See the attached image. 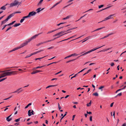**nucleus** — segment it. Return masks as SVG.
<instances>
[{
  "mask_svg": "<svg viewBox=\"0 0 126 126\" xmlns=\"http://www.w3.org/2000/svg\"><path fill=\"white\" fill-rule=\"evenodd\" d=\"M66 32L65 31H63L60 32L53 35V37H55L56 36H57V38H59L60 37L62 36L64 34H66L67 33H65L64 34H63L65 32Z\"/></svg>",
  "mask_w": 126,
  "mask_h": 126,
  "instance_id": "nucleus-1",
  "label": "nucleus"
},
{
  "mask_svg": "<svg viewBox=\"0 0 126 126\" xmlns=\"http://www.w3.org/2000/svg\"><path fill=\"white\" fill-rule=\"evenodd\" d=\"M37 36V35H36L30 38L29 39H28V40L26 41L25 43H23V45L24 46H25L27 45L28 44V43L30 42L31 41H32V40L33 39H34Z\"/></svg>",
  "mask_w": 126,
  "mask_h": 126,
  "instance_id": "nucleus-2",
  "label": "nucleus"
},
{
  "mask_svg": "<svg viewBox=\"0 0 126 126\" xmlns=\"http://www.w3.org/2000/svg\"><path fill=\"white\" fill-rule=\"evenodd\" d=\"M24 46L23 45V44H22L21 45H20V46H19V47H16L15 48H14L12 50L9 51V52H12V51H15V50H17V49H20V48H21L22 47H23Z\"/></svg>",
  "mask_w": 126,
  "mask_h": 126,
  "instance_id": "nucleus-3",
  "label": "nucleus"
},
{
  "mask_svg": "<svg viewBox=\"0 0 126 126\" xmlns=\"http://www.w3.org/2000/svg\"><path fill=\"white\" fill-rule=\"evenodd\" d=\"M11 18V16H10V15H9V16H8L7 18L6 19L1 21V25H2L4 24L5 23H6L8 21V20L9 19H10Z\"/></svg>",
  "mask_w": 126,
  "mask_h": 126,
  "instance_id": "nucleus-4",
  "label": "nucleus"
},
{
  "mask_svg": "<svg viewBox=\"0 0 126 126\" xmlns=\"http://www.w3.org/2000/svg\"><path fill=\"white\" fill-rule=\"evenodd\" d=\"M114 15H111L110 16H109L108 17H106L104 19V20L100 21L98 23H99L100 22H101L107 20H108L109 19L112 18V17L113 16H114Z\"/></svg>",
  "mask_w": 126,
  "mask_h": 126,
  "instance_id": "nucleus-5",
  "label": "nucleus"
},
{
  "mask_svg": "<svg viewBox=\"0 0 126 126\" xmlns=\"http://www.w3.org/2000/svg\"><path fill=\"white\" fill-rule=\"evenodd\" d=\"M36 14V12L33 11L30 12L29 14L28 15L30 17L31 16L35 15Z\"/></svg>",
  "mask_w": 126,
  "mask_h": 126,
  "instance_id": "nucleus-6",
  "label": "nucleus"
},
{
  "mask_svg": "<svg viewBox=\"0 0 126 126\" xmlns=\"http://www.w3.org/2000/svg\"><path fill=\"white\" fill-rule=\"evenodd\" d=\"M34 114V112L33 110H32V111L31 110H29L28 111V115L29 116H31L32 114L33 115Z\"/></svg>",
  "mask_w": 126,
  "mask_h": 126,
  "instance_id": "nucleus-7",
  "label": "nucleus"
},
{
  "mask_svg": "<svg viewBox=\"0 0 126 126\" xmlns=\"http://www.w3.org/2000/svg\"><path fill=\"white\" fill-rule=\"evenodd\" d=\"M11 70H6L5 71H3L2 72H5L4 73L5 74V75L6 76H10L9 72H8L9 71H10Z\"/></svg>",
  "mask_w": 126,
  "mask_h": 126,
  "instance_id": "nucleus-8",
  "label": "nucleus"
},
{
  "mask_svg": "<svg viewBox=\"0 0 126 126\" xmlns=\"http://www.w3.org/2000/svg\"><path fill=\"white\" fill-rule=\"evenodd\" d=\"M12 114H11V115L8 116L6 118V120L8 122H9L12 120V117H10L11 115H12Z\"/></svg>",
  "mask_w": 126,
  "mask_h": 126,
  "instance_id": "nucleus-9",
  "label": "nucleus"
},
{
  "mask_svg": "<svg viewBox=\"0 0 126 126\" xmlns=\"http://www.w3.org/2000/svg\"><path fill=\"white\" fill-rule=\"evenodd\" d=\"M21 13V12L20 11L16 12H14V13H13L12 14H11L9 15L10 16H11V17H12L14 16V15H15V14H16V13Z\"/></svg>",
  "mask_w": 126,
  "mask_h": 126,
  "instance_id": "nucleus-10",
  "label": "nucleus"
},
{
  "mask_svg": "<svg viewBox=\"0 0 126 126\" xmlns=\"http://www.w3.org/2000/svg\"><path fill=\"white\" fill-rule=\"evenodd\" d=\"M72 15H69V16H66V17L63 18L62 19L63 20H64L67 19H69V18H70L71 17H72Z\"/></svg>",
  "mask_w": 126,
  "mask_h": 126,
  "instance_id": "nucleus-11",
  "label": "nucleus"
},
{
  "mask_svg": "<svg viewBox=\"0 0 126 126\" xmlns=\"http://www.w3.org/2000/svg\"><path fill=\"white\" fill-rule=\"evenodd\" d=\"M44 9V8H42L41 9V8L40 7L38 8L36 10V11H37V13H38L40 12L41 11H42Z\"/></svg>",
  "mask_w": 126,
  "mask_h": 126,
  "instance_id": "nucleus-12",
  "label": "nucleus"
},
{
  "mask_svg": "<svg viewBox=\"0 0 126 126\" xmlns=\"http://www.w3.org/2000/svg\"><path fill=\"white\" fill-rule=\"evenodd\" d=\"M113 34V33H111L110 34H109L107 35L104 36V37H102L101 38H100V39H103L104 38H107V37H108L110 35H112Z\"/></svg>",
  "mask_w": 126,
  "mask_h": 126,
  "instance_id": "nucleus-13",
  "label": "nucleus"
},
{
  "mask_svg": "<svg viewBox=\"0 0 126 126\" xmlns=\"http://www.w3.org/2000/svg\"><path fill=\"white\" fill-rule=\"evenodd\" d=\"M105 28V27H101V28H98V29H96V30H94V31H92L91 32H95V31H98V30H101L103 28Z\"/></svg>",
  "mask_w": 126,
  "mask_h": 126,
  "instance_id": "nucleus-14",
  "label": "nucleus"
},
{
  "mask_svg": "<svg viewBox=\"0 0 126 126\" xmlns=\"http://www.w3.org/2000/svg\"><path fill=\"white\" fill-rule=\"evenodd\" d=\"M91 37V36H89L88 37L86 38H85L84 39V40H84V41L82 42V43H83V42H85L88 39H90Z\"/></svg>",
  "mask_w": 126,
  "mask_h": 126,
  "instance_id": "nucleus-15",
  "label": "nucleus"
},
{
  "mask_svg": "<svg viewBox=\"0 0 126 126\" xmlns=\"http://www.w3.org/2000/svg\"><path fill=\"white\" fill-rule=\"evenodd\" d=\"M22 88H18L17 89L16 91H15L12 93H18V92H19L20 90Z\"/></svg>",
  "mask_w": 126,
  "mask_h": 126,
  "instance_id": "nucleus-16",
  "label": "nucleus"
},
{
  "mask_svg": "<svg viewBox=\"0 0 126 126\" xmlns=\"http://www.w3.org/2000/svg\"><path fill=\"white\" fill-rule=\"evenodd\" d=\"M46 42H41L40 43H39L38 44H37L36 45V46H38L41 44L46 43Z\"/></svg>",
  "mask_w": 126,
  "mask_h": 126,
  "instance_id": "nucleus-17",
  "label": "nucleus"
},
{
  "mask_svg": "<svg viewBox=\"0 0 126 126\" xmlns=\"http://www.w3.org/2000/svg\"><path fill=\"white\" fill-rule=\"evenodd\" d=\"M6 9V7L5 6V5L3 6H2V7H1L0 8V10H4Z\"/></svg>",
  "mask_w": 126,
  "mask_h": 126,
  "instance_id": "nucleus-18",
  "label": "nucleus"
},
{
  "mask_svg": "<svg viewBox=\"0 0 126 126\" xmlns=\"http://www.w3.org/2000/svg\"><path fill=\"white\" fill-rule=\"evenodd\" d=\"M74 36H72V37H70V38H68V39H65V40H62L61 41H60V42H57V43H59V42H62V41H65V40H68V39H70V38H73V37H74Z\"/></svg>",
  "mask_w": 126,
  "mask_h": 126,
  "instance_id": "nucleus-19",
  "label": "nucleus"
},
{
  "mask_svg": "<svg viewBox=\"0 0 126 126\" xmlns=\"http://www.w3.org/2000/svg\"><path fill=\"white\" fill-rule=\"evenodd\" d=\"M13 71V75H15L17 74V72L16 71Z\"/></svg>",
  "mask_w": 126,
  "mask_h": 126,
  "instance_id": "nucleus-20",
  "label": "nucleus"
},
{
  "mask_svg": "<svg viewBox=\"0 0 126 126\" xmlns=\"http://www.w3.org/2000/svg\"><path fill=\"white\" fill-rule=\"evenodd\" d=\"M20 24H21L20 23L16 24L13 26L15 27H16L17 26H19L20 25Z\"/></svg>",
  "mask_w": 126,
  "mask_h": 126,
  "instance_id": "nucleus-21",
  "label": "nucleus"
},
{
  "mask_svg": "<svg viewBox=\"0 0 126 126\" xmlns=\"http://www.w3.org/2000/svg\"><path fill=\"white\" fill-rule=\"evenodd\" d=\"M111 7V6H109V7H106V8H104V9H102V10H100V11H98V12H100V11H103V10H106V9H108V8H110V7Z\"/></svg>",
  "mask_w": 126,
  "mask_h": 126,
  "instance_id": "nucleus-22",
  "label": "nucleus"
},
{
  "mask_svg": "<svg viewBox=\"0 0 126 126\" xmlns=\"http://www.w3.org/2000/svg\"><path fill=\"white\" fill-rule=\"evenodd\" d=\"M32 104L31 103H29L25 107V109H26L27 108L29 107V106H30V105H32Z\"/></svg>",
  "mask_w": 126,
  "mask_h": 126,
  "instance_id": "nucleus-23",
  "label": "nucleus"
},
{
  "mask_svg": "<svg viewBox=\"0 0 126 126\" xmlns=\"http://www.w3.org/2000/svg\"><path fill=\"white\" fill-rule=\"evenodd\" d=\"M56 86V85H51L48 86H47V87L46 88L47 89L48 88L51 87H54V86Z\"/></svg>",
  "mask_w": 126,
  "mask_h": 126,
  "instance_id": "nucleus-24",
  "label": "nucleus"
},
{
  "mask_svg": "<svg viewBox=\"0 0 126 126\" xmlns=\"http://www.w3.org/2000/svg\"><path fill=\"white\" fill-rule=\"evenodd\" d=\"M93 95L95 96H98V93L96 92L93 93Z\"/></svg>",
  "mask_w": 126,
  "mask_h": 126,
  "instance_id": "nucleus-25",
  "label": "nucleus"
},
{
  "mask_svg": "<svg viewBox=\"0 0 126 126\" xmlns=\"http://www.w3.org/2000/svg\"><path fill=\"white\" fill-rule=\"evenodd\" d=\"M91 100L90 101V102L87 104V107H89L91 106Z\"/></svg>",
  "mask_w": 126,
  "mask_h": 126,
  "instance_id": "nucleus-26",
  "label": "nucleus"
},
{
  "mask_svg": "<svg viewBox=\"0 0 126 126\" xmlns=\"http://www.w3.org/2000/svg\"><path fill=\"white\" fill-rule=\"evenodd\" d=\"M21 118L20 117L18 119H16L15 120V121L16 122H19L20 120V119Z\"/></svg>",
  "mask_w": 126,
  "mask_h": 126,
  "instance_id": "nucleus-27",
  "label": "nucleus"
},
{
  "mask_svg": "<svg viewBox=\"0 0 126 126\" xmlns=\"http://www.w3.org/2000/svg\"><path fill=\"white\" fill-rule=\"evenodd\" d=\"M56 30H53V31H49L47 33V34H48Z\"/></svg>",
  "mask_w": 126,
  "mask_h": 126,
  "instance_id": "nucleus-28",
  "label": "nucleus"
},
{
  "mask_svg": "<svg viewBox=\"0 0 126 126\" xmlns=\"http://www.w3.org/2000/svg\"><path fill=\"white\" fill-rule=\"evenodd\" d=\"M62 1L61 0L60 1L57 2V3H56V4H54V6H55H55H56L57 5H58V4H59L60 3H61V2Z\"/></svg>",
  "mask_w": 126,
  "mask_h": 126,
  "instance_id": "nucleus-29",
  "label": "nucleus"
},
{
  "mask_svg": "<svg viewBox=\"0 0 126 126\" xmlns=\"http://www.w3.org/2000/svg\"><path fill=\"white\" fill-rule=\"evenodd\" d=\"M86 15V14H85V15H84L83 16L81 17H80V18L79 19H78V20L76 21V22H77V21H78L80 19L82 18L83 17H84V16H85Z\"/></svg>",
  "mask_w": 126,
  "mask_h": 126,
  "instance_id": "nucleus-30",
  "label": "nucleus"
},
{
  "mask_svg": "<svg viewBox=\"0 0 126 126\" xmlns=\"http://www.w3.org/2000/svg\"><path fill=\"white\" fill-rule=\"evenodd\" d=\"M110 49L109 48H108L107 49H104L102 50H101L99 51V52H101V51H106L107 50H109Z\"/></svg>",
  "mask_w": 126,
  "mask_h": 126,
  "instance_id": "nucleus-31",
  "label": "nucleus"
},
{
  "mask_svg": "<svg viewBox=\"0 0 126 126\" xmlns=\"http://www.w3.org/2000/svg\"><path fill=\"white\" fill-rule=\"evenodd\" d=\"M44 57H42V58H36V59H35V60H40L41 59H42L43 58H44Z\"/></svg>",
  "mask_w": 126,
  "mask_h": 126,
  "instance_id": "nucleus-32",
  "label": "nucleus"
},
{
  "mask_svg": "<svg viewBox=\"0 0 126 126\" xmlns=\"http://www.w3.org/2000/svg\"><path fill=\"white\" fill-rule=\"evenodd\" d=\"M104 86H100V87H99V88L98 89H101V91H102V88H104Z\"/></svg>",
  "mask_w": 126,
  "mask_h": 126,
  "instance_id": "nucleus-33",
  "label": "nucleus"
},
{
  "mask_svg": "<svg viewBox=\"0 0 126 126\" xmlns=\"http://www.w3.org/2000/svg\"><path fill=\"white\" fill-rule=\"evenodd\" d=\"M88 53H88V52H86V53H84L83 54H82V55H80V56H84V55H86V54H88Z\"/></svg>",
  "mask_w": 126,
  "mask_h": 126,
  "instance_id": "nucleus-34",
  "label": "nucleus"
},
{
  "mask_svg": "<svg viewBox=\"0 0 126 126\" xmlns=\"http://www.w3.org/2000/svg\"><path fill=\"white\" fill-rule=\"evenodd\" d=\"M77 28V27H76V28H70V29H69L68 30H67V31H65V32H67V31H70V30H73V29H75V28Z\"/></svg>",
  "mask_w": 126,
  "mask_h": 126,
  "instance_id": "nucleus-35",
  "label": "nucleus"
},
{
  "mask_svg": "<svg viewBox=\"0 0 126 126\" xmlns=\"http://www.w3.org/2000/svg\"><path fill=\"white\" fill-rule=\"evenodd\" d=\"M24 18H23H23L22 19L20 20V22L21 23H22L23 21H24Z\"/></svg>",
  "mask_w": 126,
  "mask_h": 126,
  "instance_id": "nucleus-36",
  "label": "nucleus"
},
{
  "mask_svg": "<svg viewBox=\"0 0 126 126\" xmlns=\"http://www.w3.org/2000/svg\"><path fill=\"white\" fill-rule=\"evenodd\" d=\"M122 95V93H120L119 94H118L117 95L115 96L116 97L117 96H121Z\"/></svg>",
  "mask_w": 126,
  "mask_h": 126,
  "instance_id": "nucleus-37",
  "label": "nucleus"
},
{
  "mask_svg": "<svg viewBox=\"0 0 126 126\" xmlns=\"http://www.w3.org/2000/svg\"><path fill=\"white\" fill-rule=\"evenodd\" d=\"M58 108L59 110H60L61 108V107L60 106V104L59 103H58Z\"/></svg>",
  "mask_w": 126,
  "mask_h": 126,
  "instance_id": "nucleus-38",
  "label": "nucleus"
},
{
  "mask_svg": "<svg viewBox=\"0 0 126 126\" xmlns=\"http://www.w3.org/2000/svg\"><path fill=\"white\" fill-rule=\"evenodd\" d=\"M105 46V45H103V46H101V47H98V48H94V49H93V50H94H94H96V49H98V48H101V47H103V46Z\"/></svg>",
  "mask_w": 126,
  "mask_h": 126,
  "instance_id": "nucleus-39",
  "label": "nucleus"
},
{
  "mask_svg": "<svg viewBox=\"0 0 126 126\" xmlns=\"http://www.w3.org/2000/svg\"><path fill=\"white\" fill-rule=\"evenodd\" d=\"M77 75L78 74H75V75L74 76L72 77L71 78V79H72L73 78H74L76 77L77 76Z\"/></svg>",
  "mask_w": 126,
  "mask_h": 126,
  "instance_id": "nucleus-40",
  "label": "nucleus"
},
{
  "mask_svg": "<svg viewBox=\"0 0 126 126\" xmlns=\"http://www.w3.org/2000/svg\"><path fill=\"white\" fill-rule=\"evenodd\" d=\"M7 78H3L1 79L0 80V82L2 81L5 79H6Z\"/></svg>",
  "mask_w": 126,
  "mask_h": 126,
  "instance_id": "nucleus-41",
  "label": "nucleus"
},
{
  "mask_svg": "<svg viewBox=\"0 0 126 126\" xmlns=\"http://www.w3.org/2000/svg\"><path fill=\"white\" fill-rule=\"evenodd\" d=\"M76 59H73V60H69L68 61H67V62H66V63H68L69 62H70L71 61H74L75 60H76Z\"/></svg>",
  "mask_w": 126,
  "mask_h": 126,
  "instance_id": "nucleus-42",
  "label": "nucleus"
},
{
  "mask_svg": "<svg viewBox=\"0 0 126 126\" xmlns=\"http://www.w3.org/2000/svg\"><path fill=\"white\" fill-rule=\"evenodd\" d=\"M104 5H100L98 6V8H100L103 6Z\"/></svg>",
  "mask_w": 126,
  "mask_h": 126,
  "instance_id": "nucleus-43",
  "label": "nucleus"
},
{
  "mask_svg": "<svg viewBox=\"0 0 126 126\" xmlns=\"http://www.w3.org/2000/svg\"><path fill=\"white\" fill-rule=\"evenodd\" d=\"M83 35H82V36H80V37H78V38H76V39H73V40H72L71 41H72L74 40H76V39H79V38H80L81 37H82V36H83Z\"/></svg>",
  "mask_w": 126,
  "mask_h": 126,
  "instance_id": "nucleus-44",
  "label": "nucleus"
},
{
  "mask_svg": "<svg viewBox=\"0 0 126 126\" xmlns=\"http://www.w3.org/2000/svg\"><path fill=\"white\" fill-rule=\"evenodd\" d=\"M36 73L42 72L41 71L39 70H36L35 71Z\"/></svg>",
  "mask_w": 126,
  "mask_h": 126,
  "instance_id": "nucleus-45",
  "label": "nucleus"
},
{
  "mask_svg": "<svg viewBox=\"0 0 126 126\" xmlns=\"http://www.w3.org/2000/svg\"><path fill=\"white\" fill-rule=\"evenodd\" d=\"M71 56H72V55H69L65 57L64 58V59H67L68 58H69V57H71Z\"/></svg>",
  "mask_w": 126,
  "mask_h": 126,
  "instance_id": "nucleus-46",
  "label": "nucleus"
},
{
  "mask_svg": "<svg viewBox=\"0 0 126 126\" xmlns=\"http://www.w3.org/2000/svg\"><path fill=\"white\" fill-rule=\"evenodd\" d=\"M43 0H41L38 3V5L40 4L43 1Z\"/></svg>",
  "mask_w": 126,
  "mask_h": 126,
  "instance_id": "nucleus-47",
  "label": "nucleus"
},
{
  "mask_svg": "<svg viewBox=\"0 0 126 126\" xmlns=\"http://www.w3.org/2000/svg\"><path fill=\"white\" fill-rule=\"evenodd\" d=\"M23 17V18H24V19H25V18H28V17H29V15H28L27 16H24Z\"/></svg>",
  "mask_w": 126,
  "mask_h": 126,
  "instance_id": "nucleus-48",
  "label": "nucleus"
},
{
  "mask_svg": "<svg viewBox=\"0 0 126 126\" xmlns=\"http://www.w3.org/2000/svg\"><path fill=\"white\" fill-rule=\"evenodd\" d=\"M12 27H9L6 30V32H7V31H8L9 30H10V29H11V28Z\"/></svg>",
  "mask_w": 126,
  "mask_h": 126,
  "instance_id": "nucleus-49",
  "label": "nucleus"
},
{
  "mask_svg": "<svg viewBox=\"0 0 126 126\" xmlns=\"http://www.w3.org/2000/svg\"><path fill=\"white\" fill-rule=\"evenodd\" d=\"M37 53V52H34V53H31V55H33L34 54H36Z\"/></svg>",
  "mask_w": 126,
  "mask_h": 126,
  "instance_id": "nucleus-50",
  "label": "nucleus"
},
{
  "mask_svg": "<svg viewBox=\"0 0 126 126\" xmlns=\"http://www.w3.org/2000/svg\"><path fill=\"white\" fill-rule=\"evenodd\" d=\"M32 55H31V54H30V55H27L25 57V58H28V57H30L31 56H32Z\"/></svg>",
  "mask_w": 126,
  "mask_h": 126,
  "instance_id": "nucleus-51",
  "label": "nucleus"
},
{
  "mask_svg": "<svg viewBox=\"0 0 126 126\" xmlns=\"http://www.w3.org/2000/svg\"><path fill=\"white\" fill-rule=\"evenodd\" d=\"M71 55H72V56H77L78 55L75 53L74 54H72Z\"/></svg>",
  "mask_w": 126,
  "mask_h": 126,
  "instance_id": "nucleus-52",
  "label": "nucleus"
},
{
  "mask_svg": "<svg viewBox=\"0 0 126 126\" xmlns=\"http://www.w3.org/2000/svg\"><path fill=\"white\" fill-rule=\"evenodd\" d=\"M54 47L53 46H52V47H49L48 48H47V49H51V48H53Z\"/></svg>",
  "mask_w": 126,
  "mask_h": 126,
  "instance_id": "nucleus-53",
  "label": "nucleus"
},
{
  "mask_svg": "<svg viewBox=\"0 0 126 126\" xmlns=\"http://www.w3.org/2000/svg\"><path fill=\"white\" fill-rule=\"evenodd\" d=\"M5 73H4L2 74L1 75L2 76H3V77H5L6 76L5 75Z\"/></svg>",
  "mask_w": 126,
  "mask_h": 126,
  "instance_id": "nucleus-54",
  "label": "nucleus"
},
{
  "mask_svg": "<svg viewBox=\"0 0 126 126\" xmlns=\"http://www.w3.org/2000/svg\"><path fill=\"white\" fill-rule=\"evenodd\" d=\"M90 120L91 121H92V116H90Z\"/></svg>",
  "mask_w": 126,
  "mask_h": 126,
  "instance_id": "nucleus-55",
  "label": "nucleus"
},
{
  "mask_svg": "<svg viewBox=\"0 0 126 126\" xmlns=\"http://www.w3.org/2000/svg\"><path fill=\"white\" fill-rule=\"evenodd\" d=\"M87 113L88 114H91L92 113V112H91L90 111V112H88L87 111Z\"/></svg>",
  "mask_w": 126,
  "mask_h": 126,
  "instance_id": "nucleus-56",
  "label": "nucleus"
},
{
  "mask_svg": "<svg viewBox=\"0 0 126 126\" xmlns=\"http://www.w3.org/2000/svg\"><path fill=\"white\" fill-rule=\"evenodd\" d=\"M23 91V89H21L20 90V91H19V92H18L17 94H19V93H20L21 92H22Z\"/></svg>",
  "mask_w": 126,
  "mask_h": 126,
  "instance_id": "nucleus-57",
  "label": "nucleus"
},
{
  "mask_svg": "<svg viewBox=\"0 0 126 126\" xmlns=\"http://www.w3.org/2000/svg\"><path fill=\"white\" fill-rule=\"evenodd\" d=\"M61 72H62V71H60V72H58V73L55 74V75H57L59 74L60 73H61Z\"/></svg>",
  "mask_w": 126,
  "mask_h": 126,
  "instance_id": "nucleus-58",
  "label": "nucleus"
},
{
  "mask_svg": "<svg viewBox=\"0 0 126 126\" xmlns=\"http://www.w3.org/2000/svg\"><path fill=\"white\" fill-rule=\"evenodd\" d=\"M76 115H74L73 116L72 119V120H74V118H75Z\"/></svg>",
  "mask_w": 126,
  "mask_h": 126,
  "instance_id": "nucleus-59",
  "label": "nucleus"
},
{
  "mask_svg": "<svg viewBox=\"0 0 126 126\" xmlns=\"http://www.w3.org/2000/svg\"><path fill=\"white\" fill-rule=\"evenodd\" d=\"M7 26V25H5L3 27L2 29V30H3V29H4L5 28V27Z\"/></svg>",
  "mask_w": 126,
  "mask_h": 126,
  "instance_id": "nucleus-60",
  "label": "nucleus"
},
{
  "mask_svg": "<svg viewBox=\"0 0 126 126\" xmlns=\"http://www.w3.org/2000/svg\"><path fill=\"white\" fill-rule=\"evenodd\" d=\"M10 74V76L13 75V71L9 72Z\"/></svg>",
  "mask_w": 126,
  "mask_h": 126,
  "instance_id": "nucleus-61",
  "label": "nucleus"
},
{
  "mask_svg": "<svg viewBox=\"0 0 126 126\" xmlns=\"http://www.w3.org/2000/svg\"><path fill=\"white\" fill-rule=\"evenodd\" d=\"M36 73L35 71H33L31 73V74H34Z\"/></svg>",
  "mask_w": 126,
  "mask_h": 126,
  "instance_id": "nucleus-62",
  "label": "nucleus"
},
{
  "mask_svg": "<svg viewBox=\"0 0 126 126\" xmlns=\"http://www.w3.org/2000/svg\"><path fill=\"white\" fill-rule=\"evenodd\" d=\"M91 69H89V70H88L87 71L86 73V74H87L88 73L90 72L91 71Z\"/></svg>",
  "mask_w": 126,
  "mask_h": 126,
  "instance_id": "nucleus-63",
  "label": "nucleus"
},
{
  "mask_svg": "<svg viewBox=\"0 0 126 126\" xmlns=\"http://www.w3.org/2000/svg\"><path fill=\"white\" fill-rule=\"evenodd\" d=\"M110 64L111 66H113L114 65V64L113 63H112Z\"/></svg>",
  "mask_w": 126,
  "mask_h": 126,
  "instance_id": "nucleus-64",
  "label": "nucleus"
}]
</instances>
